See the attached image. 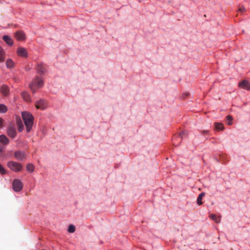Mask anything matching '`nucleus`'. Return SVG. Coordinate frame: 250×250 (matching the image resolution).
Segmentation results:
<instances>
[{
    "instance_id": "1",
    "label": "nucleus",
    "mask_w": 250,
    "mask_h": 250,
    "mask_svg": "<svg viewBox=\"0 0 250 250\" xmlns=\"http://www.w3.org/2000/svg\"><path fill=\"white\" fill-rule=\"evenodd\" d=\"M22 117L26 126V131L29 132L33 126L34 117L31 113L28 112H23Z\"/></svg>"
},
{
    "instance_id": "2",
    "label": "nucleus",
    "mask_w": 250,
    "mask_h": 250,
    "mask_svg": "<svg viewBox=\"0 0 250 250\" xmlns=\"http://www.w3.org/2000/svg\"><path fill=\"white\" fill-rule=\"evenodd\" d=\"M43 85V81L41 78L36 77L30 84L29 87L33 93L36 91V89L39 88Z\"/></svg>"
},
{
    "instance_id": "3",
    "label": "nucleus",
    "mask_w": 250,
    "mask_h": 250,
    "mask_svg": "<svg viewBox=\"0 0 250 250\" xmlns=\"http://www.w3.org/2000/svg\"><path fill=\"white\" fill-rule=\"evenodd\" d=\"M8 167L15 172L20 171L22 168V166L17 162L10 161L7 164Z\"/></svg>"
},
{
    "instance_id": "4",
    "label": "nucleus",
    "mask_w": 250,
    "mask_h": 250,
    "mask_svg": "<svg viewBox=\"0 0 250 250\" xmlns=\"http://www.w3.org/2000/svg\"><path fill=\"white\" fill-rule=\"evenodd\" d=\"M23 184L20 180L15 179L13 180L12 187L15 192L20 191L23 188Z\"/></svg>"
},
{
    "instance_id": "5",
    "label": "nucleus",
    "mask_w": 250,
    "mask_h": 250,
    "mask_svg": "<svg viewBox=\"0 0 250 250\" xmlns=\"http://www.w3.org/2000/svg\"><path fill=\"white\" fill-rule=\"evenodd\" d=\"M185 135H187L186 132L185 131H182L178 136L173 137L172 139L173 145L175 146H178Z\"/></svg>"
},
{
    "instance_id": "6",
    "label": "nucleus",
    "mask_w": 250,
    "mask_h": 250,
    "mask_svg": "<svg viewBox=\"0 0 250 250\" xmlns=\"http://www.w3.org/2000/svg\"><path fill=\"white\" fill-rule=\"evenodd\" d=\"M15 158L19 161H23L26 159V155L24 151H16L14 153Z\"/></svg>"
},
{
    "instance_id": "7",
    "label": "nucleus",
    "mask_w": 250,
    "mask_h": 250,
    "mask_svg": "<svg viewBox=\"0 0 250 250\" xmlns=\"http://www.w3.org/2000/svg\"><path fill=\"white\" fill-rule=\"evenodd\" d=\"M17 53L19 56L23 58H27L28 56L26 49L22 47L18 48L17 50Z\"/></svg>"
},
{
    "instance_id": "8",
    "label": "nucleus",
    "mask_w": 250,
    "mask_h": 250,
    "mask_svg": "<svg viewBox=\"0 0 250 250\" xmlns=\"http://www.w3.org/2000/svg\"><path fill=\"white\" fill-rule=\"evenodd\" d=\"M36 107L38 109L43 110L47 107L46 102L43 100H40L36 102Z\"/></svg>"
},
{
    "instance_id": "9",
    "label": "nucleus",
    "mask_w": 250,
    "mask_h": 250,
    "mask_svg": "<svg viewBox=\"0 0 250 250\" xmlns=\"http://www.w3.org/2000/svg\"><path fill=\"white\" fill-rule=\"evenodd\" d=\"M15 37L17 40L24 41L25 39V35L21 31H18L15 33Z\"/></svg>"
},
{
    "instance_id": "10",
    "label": "nucleus",
    "mask_w": 250,
    "mask_h": 250,
    "mask_svg": "<svg viewBox=\"0 0 250 250\" xmlns=\"http://www.w3.org/2000/svg\"><path fill=\"white\" fill-rule=\"evenodd\" d=\"M239 86L249 90L250 89V83L247 80H243L239 83Z\"/></svg>"
},
{
    "instance_id": "11",
    "label": "nucleus",
    "mask_w": 250,
    "mask_h": 250,
    "mask_svg": "<svg viewBox=\"0 0 250 250\" xmlns=\"http://www.w3.org/2000/svg\"><path fill=\"white\" fill-rule=\"evenodd\" d=\"M7 134L9 137L14 138L17 134L15 128L12 126H9L7 129Z\"/></svg>"
},
{
    "instance_id": "12",
    "label": "nucleus",
    "mask_w": 250,
    "mask_h": 250,
    "mask_svg": "<svg viewBox=\"0 0 250 250\" xmlns=\"http://www.w3.org/2000/svg\"><path fill=\"white\" fill-rule=\"evenodd\" d=\"M0 92L4 96H8L9 94V88L6 85H2L0 87Z\"/></svg>"
},
{
    "instance_id": "13",
    "label": "nucleus",
    "mask_w": 250,
    "mask_h": 250,
    "mask_svg": "<svg viewBox=\"0 0 250 250\" xmlns=\"http://www.w3.org/2000/svg\"><path fill=\"white\" fill-rule=\"evenodd\" d=\"M5 65L8 69H12L15 67V63L11 59H8L6 60Z\"/></svg>"
},
{
    "instance_id": "14",
    "label": "nucleus",
    "mask_w": 250,
    "mask_h": 250,
    "mask_svg": "<svg viewBox=\"0 0 250 250\" xmlns=\"http://www.w3.org/2000/svg\"><path fill=\"white\" fill-rule=\"evenodd\" d=\"M3 41L9 45L11 46L13 44V40L11 37L7 35L3 36L2 38Z\"/></svg>"
},
{
    "instance_id": "15",
    "label": "nucleus",
    "mask_w": 250,
    "mask_h": 250,
    "mask_svg": "<svg viewBox=\"0 0 250 250\" xmlns=\"http://www.w3.org/2000/svg\"><path fill=\"white\" fill-rule=\"evenodd\" d=\"M36 70L40 74H42L45 72V69L42 64H39L36 67Z\"/></svg>"
},
{
    "instance_id": "16",
    "label": "nucleus",
    "mask_w": 250,
    "mask_h": 250,
    "mask_svg": "<svg viewBox=\"0 0 250 250\" xmlns=\"http://www.w3.org/2000/svg\"><path fill=\"white\" fill-rule=\"evenodd\" d=\"M5 59V52L3 48L0 46V62H2Z\"/></svg>"
},
{
    "instance_id": "17",
    "label": "nucleus",
    "mask_w": 250,
    "mask_h": 250,
    "mask_svg": "<svg viewBox=\"0 0 250 250\" xmlns=\"http://www.w3.org/2000/svg\"><path fill=\"white\" fill-rule=\"evenodd\" d=\"M17 125L18 127V130L21 132L23 129V125L22 123L21 120L19 118L17 120Z\"/></svg>"
},
{
    "instance_id": "18",
    "label": "nucleus",
    "mask_w": 250,
    "mask_h": 250,
    "mask_svg": "<svg viewBox=\"0 0 250 250\" xmlns=\"http://www.w3.org/2000/svg\"><path fill=\"white\" fill-rule=\"evenodd\" d=\"M0 142L6 145L9 143V140L4 135H1L0 136Z\"/></svg>"
},
{
    "instance_id": "19",
    "label": "nucleus",
    "mask_w": 250,
    "mask_h": 250,
    "mask_svg": "<svg viewBox=\"0 0 250 250\" xmlns=\"http://www.w3.org/2000/svg\"><path fill=\"white\" fill-rule=\"evenodd\" d=\"M214 126L216 130L219 131L224 129V125L222 123H219L217 122L214 123Z\"/></svg>"
},
{
    "instance_id": "20",
    "label": "nucleus",
    "mask_w": 250,
    "mask_h": 250,
    "mask_svg": "<svg viewBox=\"0 0 250 250\" xmlns=\"http://www.w3.org/2000/svg\"><path fill=\"white\" fill-rule=\"evenodd\" d=\"M210 217L216 223H218L221 221V216H217L215 214L210 215Z\"/></svg>"
},
{
    "instance_id": "21",
    "label": "nucleus",
    "mask_w": 250,
    "mask_h": 250,
    "mask_svg": "<svg viewBox=\"0 0 250 250\" xmlns=\"http://www.w3.org/2000/svg\"><path fill=\"white\" fill-rule=\"evenodd\" d=\"M21 96L22 98L27 102H30L31 101V98L29 94L26 92H23L21 94Z\"/></svg>"
},
{
    "instance_id": "22",
    "label": "nucleus",
    "mask_w": 250,
    "mask_h": 250,
    "mask_svg": "<svg viewBox=\"0 0 250 250\" xmlns=\"http://www.w3.org/2000/svg\"><path fill=\"white\" fill-rule=\"evenodd\" d=\"M34 166L32 164H28L26 166V169L29 172H33L34 170Z\"/></svg>"
},
{
    "instance_id": "23",
    "label": "nucleus",
    "mask_w": 250,
    "mask_h": 250,
    "mask_svg": "<svg viewBox=\"0 0 250 250\" xmlns=\"http://www.w3.org/2000/svg\"><path fill=\"white\" fill-rule=\"evenodd\" d=\"M226 118L227 124L229 125H231L232 124V121L233 120L232 116L230 115H228Z\"/></svg>"
},
{
    "instance_id": "24",
    "label": "nucleus",
    "mask_w": 250,
    "mask_h": 250,
    "mask_svg": "<svg viewBox=\"0 0 250 250\" xmlns=\"http://www.w3.org/2000/svg\"><path fill=\"white\" fill-rule=\"evenodd\" d=\"M7 110V107L3 104H0V113H5Z\"/></svg>"
},
{
    "instance_id": "25",
    "label": "nucleus",
    "mask_w": 250,
    "mask_h": 250,
    "mask_svg": "<svg viewBox=\"0 0 250 250\" xmlns=\"http://www.w3.org/2000/svg\"><path fill=\"white\" fill-rule=\"evenodd\" d=\"M75 231V227L73 225H70L68 227V231L70 233H73Z\"/></svg>"
},
{
    "instance_id": "26",
    "label": "nucleus",
    "mask_w": 250,
    "mask_h": 250,
    "mask_svg": "<svg viewBox=\"0 0 250 250\" xmlns=\"http://www.w3.org/2000/svg\"><path fill=\"white\" fill-rule=\"evenodd\" d=\"M203 198L200 197V196H198L197 200V204L199 205H201L203 204V202L202 201Z\"/></svg>"
},
{
    "instance_id": "27",
    "label": "nucleus",
    "mask_w": 250,
    "mask_h": 250,
    "mask_svg": "<svg viewBox=\"0 0 250 250\" xmlns=\"http://www.w3.org/2000/svg\"><path fill=\"white\" fill-rule=\"evenodd\" d=\"M0 173L1 174H4L5 173V169L1 164H0Z\"/></svg>"
},
{
    "instance_id": "28",
    "label": "nucleus",
    "mask_w": 250,
    "mask_h": 250,
    "mask_svg": "<svg viewBox=\"0 0 250 250\" xmlns=\"http://www.w3.org/2000/svg\"><path fill=\"white\" fill-rule=\"evenodd\" d=\"M189 95V93L188 92H186L183 94V96L184 97V98H185L186 97H188Z\"/></svg>"
},
{
    "instance_id": "29",
    "label": "nucleus",
    "mask_w": 250,
    "mask_h": 250,
    "mask_svg": "<svg viewBox=\"0 0 250 250\" xmlns=\"http://www.w3.org/2000/svg\"><path fill=\"white\" fill-rule=\"evenodd\" d=\"M3 123V120L2 119L0 118V127H2V124Z\"/></svg>"
},
{
    "instance_id": "30",
    "label": "nucleus",
    "mask_w": 250,
    "mask_h": 250,
    "mask_svg": "<svg viewBox=\"0 0 250 250\" xmlns=\"http://www.w3.org/2000/svg\"><path fill=\"white\" fill-rule=\"evenodd\" d=\"M245 10H246V9L244 7H241L239 9V11H240L241 12H243L245 11Z\"/></svg>"
},
{
    "instance_id": "31",
    "label": "nucleus",
    "mask_w": 250,
    "mask_h": 250,
    "mask_svg": "<svg viewBox=\"0 0 250 250\" xmlns=\"http://www.w3.org/2000/svg\"><path fill=\"white\" fill-rule=\"evenodd\" d=\"M205 193L204 192H202L201 193H200L199 196H200V197H201L202 198H203L204 196H205Z\"/></svg>"
},
{
    "instance_id": "32",
    "label": "nucleus",
    "mask_w": 250,
    "mask_h": 250,
    "mask_svg": "<svg viewBox=\"0 0 250 250\" xmlns=\"http://www.w3.org/2000/svg\"><path fill=\"white\" fill-rule=\"evenodd\" d=\"M3 150V147L2 146H0V152H2Z\"/></svg>"
},
{
    "instance_id": "33",
    "label": "nucleus",
    "mask_w": 250,
    "mask_h": 250,
    "mask_svg": "<svg viewBox=\"0 0 250 250\" xmlns=\"http://www.w3.org/2000/svg\"><path fill=\"white\" fill-rule=\"evenodd\" d=\"M203 133L204 134H207L208 133V130H204V131H203Z\"/></svg>"
}]
</instances>
